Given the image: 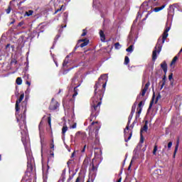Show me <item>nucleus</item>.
<instances>
[{
  "label": "nucleus",
  "mask_w": 182,
  "mask_h": 182,
  "mask_svg": "<svg viewBox=\"0 0 182 182\" xmlns=\"http://www.w3.org/2000/svg\"><path fill=\"white\" fill-rule=\"evenodd\" d=\"M107 83V74L102 75L98 82L94 86L95 95L91 99V115L90 122H92L94 117H97L100 113V106L102 105V99L105 95L106 85Z\"/></svg>",
  "instance_id": "nucleus-1"
},
{
  "label": "nucleus",
  "mask_w": 182,
  "mask_h": 182,
  "mask_svg": "<svg viewBox=\"0 0 182 182\" xmlns=\"http://www.w3.org/2000/svg\"><path fill=\"white\" fill-rule=\"evenodd\" d=\"M82 85V82H80V81L79 80V74L78 73H75L73 78L71 80V86L72 87H74V90H73V98L70 100V102H71L72 103H75V97H76L77 95H78V92L79 90L77 89L79 87V86H80Z\"/></svg>",
  "instance_id": "nucleus-2"
},
{
  "label": "nucleus",
  "mask_w": 182,
  "mask_h": 182,
  "mask_svg": "<svg viewBox=\"0 0 182 182\" xmlns=\"http://www.w3.org/2000/svg\"><path fill=\"white\" fill-rule=\"evenodd\" d=\"M23 97H25V94L23 92L20 95L19 99L16 101V117L18 123H19V122H25V119H23V117H22V115L18 116L19 113L18 112H19V103H21V102L23 100Z\"/></svg>",
  "instance_id": "nucleus-3"
},
{
  "label": "nucleus",
  "mask_w": 182,
  "mask_h": 182,
  "mask_svg": "<svg viewBox=\"0 0 182 182\" xmlns=\"http://www.w3.org/2000/svg\"><path fill=\"white\" fill-rule=\"evenodd\" d=\"M147 130H149V121L146 120L144 127L141 128L140 130V141L137 145V149H139V150L141 149V147H143V143H144V136H143V132H147Z\"/></svg>",
  "instance_id": "nucleus-4"
},
{
  "label": "nucleus",
  "mask_w": 182,
  "mask_h": 182,
  "mask_svg": "<svg viewBox=\"0 0 182 182\" xmlns=\"http://www.w3.org/2000/svg\"><path fill=\"white\" fill-rule=\"evenodd\" d=\"M163 43H159V41H157V43L154 48V50L152 52L153 62H156V59H157V53H160V52H161V48H163Z\"/></svg>",
  "instance_id": "nucleus-5"
},
{
  "label": "nucleus",
  "mask_w": 182,
  "mask_h": 182,
  "mask_svg": "<svg viewBox=\"0 0 182 182\" xmlns=\"http://www.w3.org/2000/svg\"><path fill=\"white\" fill-rule=\"evenodd\" d=\"M59 106H60V104L58 101H56L55 98H52L50 102V105L48 107V109L50 112H55V110H58V109H59Z\"/></svg>",
  "instance_id": "nucleus-6"
},
{
  "label": "nucleus",
  "mask_w": 182,
  "mask_h": 182,
  "mask_svg": "<svg viewBox=\"0 0 182 182\" xmlns=\"http://www.w3.org/2000/svg\"><path fill=\"white\" fill-rule=\"evenodd\" d=\"M150 87V81H148L144 87L141 89V92L139 93V95H137L136 97V100H140L141 97H144V96H146V93L147 92V90H149V87Z\"/></svg>",
  "instance_id": "nucleus-7"
},
{
  "label": "nucleus",
  "mask_w": 182,
  "mask_h": 182,
  "mask_svg": "<svg viewBox=\"0 0 182 182\" xmlns=\"http://www.w3.org/2000/svg\"><path fill=\"white\" fill-rule=\"evenodd\" d=\"M168 31H170V27H166L164 32L162 34V38L160 37L158 39L159 43H164L166 42V40L167 39V37L168 36Z\"/></svg>",
  "instance_id": "nucleus-8"
},
{
  "label": "nucleus",
  "mask_w": 182,
  "mask_h": 182,
  "mask_svg": "<svg viewBox=\"0 0 182 182\" xmlns=\"http://www.w3.org/2000/svg\"><path fill=\"white\" fill-rule=\"evenodd\" d=\"M77 139H81V140H85V139H87V134H86V132H81L80 131H78L75 134V141H76Z\"/></svg>",
  "instance_id": "nucleus-9"
},
{
  "label": "nucleus",
  "mask_w": 182,
  "mask_h": 182,
  "mask_svg": "<svg viewBox=\"0 0 182 182\" xmlns=\"http://www.w3.org/2000/svg\"><path fill=\"white\" fill-rule=\"evenodd\" d=\"M124 141L127 143L130 139H132V136H133V132H131L130 133L126 132V129L124 131Z\"/></svg>",
  "instance_id": "nucleus-10"
},
{
  "label": "nucleus",
  "mask_w": 182,
  "mask_h": 182,
  "mask_svg": "<svg viewBox=\"0 0 182 182\" xmlns=\"http://www.w3.org/2000/svg\"><path fill=\"white\" fill-rule=\"evenodd\" d=\"M80 42H83L80 45V48H85V46H87V45H89V40L86 38L78 40V43H80Z\"/></svg>",
  "instance_id": "nucleus-11"
},
{
  "label": "nucleus",
  "mask_w": 182,
  "mask_h": 182,
  "mask_svg": "<svg viewBox=\"0 0 182 182\" xmlns=\"http://www.w3.org/2000/svg\"><path fill=\"white\" fill-rule=\"evenodd\" d=\"M174 9H176V5H171L168 9V16H174Z\"/></svg>",
  "instance_id": "nucleus-12"
},
{
  "label": "nucleus",
  "mask_w": 182,
  "mask_h": 182,
  "mask_svg": "<svg viewBox=\"0 0 182 182\" xmlns=\"http://www.w3.org/2000/svg\"><path fill=\"white\" fill-rule=\"evenodd\" d=\"M178 146H180V139H178L176 141V145L175 146V149L173 155V159H176V155L177 154V151L178 150Z\"/></svg>",
  "instance_id": "nucleus-13"
},
{
  "label": "nucleus",
  "mask_w": 182,
  "mask_h": 182,
  "mask_svg": "<svg viewBox=\"0 0 182 182\" xmlns=\"http://www.w3.org/2000/svg\"><path fill=\"white\" fill-rule=\"evenodd\" d=\"M154 99H156V93L154 92L151 100L149 104V107L148 108V112H149L151 109V107H153V105L154 104Z\"/></svg>",
  "instance_id": "nucleus-14"
},
{
  "label": "nucleus",
  "mask_w": 182,
  "mask_h": 182,
  "mask_svg": "<svg viewBox=\"0 0 182 182\" xmlns=\"http://www.w3.org/2000/svg\"><path fill=\"white\" fill-rule=\"evenodd\" d=\"M161 68L164 70L165 75H167V63L166 61H163L161 64Z\"/></svg>",
  "instance_id": "nucleus-15"
},
{
  "label": "nucleus",
  "mask_w": 182,
  "mask_h": 182,
  "mask_svg": "<svg viewBox=\"0 0 182 182\" xmlns=\"http://www.w3.org/2000/svg\"><path fill=\"white\" fill-rule=\"evenodd\" d=\"M100 36L101 42H106V35H105V32L102 30L100 31Z\"/></svg>",
  "instance_id": "nucleus-16"
},
{
  "label": "nucleus",
  "mask_w": 182,
  "mask_h": 182,
  "mask_svg": "<svg viewBox=\"0 0 182 182\" xmlns=\"http://www.w3.org/2000/svg\"><path fill=\"white\" fill-rule=\"evenodd\" d=\"M12 2H16L17 6H21V5H22V4H23V0H12L11 1H10V5L11 4H12Z\"/></svg>",
  "instance_id": "nucleus-17"
},
{
  "label": "nucleus",
  "mask_w": 182,
  "mask_h": 182,
  "mask_svg": "<svg viewBox=\"0 0 182 182\" xmlns=\"http://www.w3.org/2000/svg\"><path fill=\"white\" fill-rule=\"evenodd\" d=\"M68 129H69V128L68 127V126L66 125V124H63V128H62V134H63V136H65L66 132H68Z\"/></svg>",
  "instance_id": "nucleus-18"
},
{
  "label": "nucleus",
  "mask_w": 182,
  "mask_h": 182,
  "mask_svg": "<svg viewBox=\"0 0 182 182\" xmlns=\"http://www.w3.org/2000/svg\"><path fill=\"white\" fill-rule=\"evenodd\" d=\"M166 8V4L162 5L161 7H156L154 9V12H160V11H163Z\"/></svg>",
  "instance_id": "nucleus-19"
},
{
  "label": "nucleus",
  "mask_w": 182,
  "mask_h": 182,
  "mask_svg": "<svg viewBox=\"0 0 182 182\" xmlns=\"http://www.w3.org/2000/svg\"><path fill=\"white\" fill-rule=\"evenodd\" d=\"M33 171V166L31 164H27V173H32Z\"/></svg>",
  "instance_id": "nucleus-20"
},
{
  "label": "nucleus",
  "mask_w": 182,
  "mask_h": 182,
  "mask_svg": "<svg viewBox=\"0 0 182 182\" xmlns=\"http://www.w3.org/2000/svg\"><path fill=\"white\" fill-rule=\"evenodd\" d=\"M167 79V76L166 75V74L164 75V77L162 78V85H161V90L163 89V87H164V85H166V80Z\"/></svg>",
  "instance_id": "nucleus-21"
},
{
  "label": "nucleus",
  "mask_w": 182,
  "mask_h": 182,
  "mask_svg": "<svg viewBox=\"0 0 182 182\" xmlns=\"http://www.w3.org/2000/svg\"><path fill=\"white\" fill-rule=\"evenodd\" d=\"M95 129H96V134H95V143H96L97 141H99V139H97V132H99V129H100V126H95Z\"/></svg>",
  "instance_id": "nucleus-22"
},
{
  "label": "nucleus",
  "mask_w": 182,
  "mask_h": 182,
  "mask_svg": "<svg viewBox=\"0 0 182 182\" xmlns=\"http://www.w3.org/2000/svg\"><path fill=\"white\" fill-rule=\"evenodd\" d=\"M141 110H143V108H137V112H136V119L138 117H140V114H141Z\"/></svg>",
  "instance_id": "nucleus-23"
},
{
  "label": "nucleus",
  "mask_w": 182,
  "mask_h": 182,
  "mask_svg": "<svg viewBox=\"0 0 182 182\" xmlns=\"http://www.w3.org/2000/svg\"><path fill=\"white\" fill-rule=\"evenodd\" d=\"M16 85H22V78L21 77H18L16 80Z\"/></svg>",
  "instance_id": "nucleus-24"
},
{
  "label": "nucleus",
  "mask_w": 182,
  "mask_h": 182,
  "mask_svg": "<svg viewBox=\"0 0 182 182\" xmlns=\"http://www.w3.org/2000/svg\"><path fill=\"white\" fill-rule=\"evenodd\" d=\"M157 149H158L157 144H155V145L154 146V150H153L154 156H157Z\"/></svg>",
  "instance_id": "nucleus-25"
},
{
  "label": "nucleus",
  "mask_w": 182,
  "mask_h": 182,
  "mask_svg": "<svg viewBox=\"0 0 182 182\" xmlns=\"http://www.w3.org/2000/svg\"><path fill=\"white\" fill-rule=\"evenodd\" d=\"M49 116L50 117H48V123L50 126V129H52V117H50V114H49Z\"/></svg>",
  "instance_id": "nucleus-26"
},
{
  "label": "nucleus",
  "mask_w": 182,
  "mask_h": 182,
  "mask_svg": "<svg viewBox=\"0 0 182 182\" xmlns=\"http://www.w3.org/2000/svg\"><path fill=\"white\" fill-rule=\"evenodd\" d=\"M168 80H169L170 82H171V85L173 86V81H174V79H173V73H171V75H168Z\"/></svg>",
  "instance_id": "nucleus-27"
},
{
  "label": "nucleus",
  "mask_w": 182,
  "mask_h": 182,
  "mask_svg": "<svg viewBox=\"0 0 182 182\" xmlns=\"http://www.w3.org/2000/svg\"><path fill=\"white\" fill-rule=\"evenodd\" d=\"M136 103H137L136 102H134V104L132 105V110H131V113L134 114L136 112Z\"/></svg>",
  "instance_id": "nucleus-28"
},
{
  "label": "nucleus",
  "mask_w": 182,
  "mask_h": 182,
  "mask_svg": "<svg viewBox=\"0 0 182 182\" xmlns=\"http://www.w3.org/2000/svg\"><path fill=\"white\" fill-rule=\"evenodd\" d=\"M11 11H12V7L11 6V5H9L8 8L6 9V14H7V15H9Z\"/></svg>",
  "instance_id": "nucleus-29"
},
{
  "label": "nucleus",
  "mask_w": 182,
  "mask_h": 182,
  "mask_svg": "<svg viewBox=\"0 0 182 182\" xmlns=\"http://www.w3.org/2000/svg\"><path fill=\"white\" fill-rule=\"evenodd\" d=\"M33 14V11L32 10H29L28 11H26L25 15H26V16H31Z\"/></svg>",
  "instance_id": "nucleus-30"
},
{
  "label": "nucleus",
  "mask_w": 182,
  "mask_h": 182,
  "mask_svg": "<svg viewBox=\"0 0 182 182\" xmlns=\"http://www.w3.org/2000/svg\"><path fill=\"white\" fill-rule=\"evenodd\" d=\"M124 63V65H127L128 63H130V59L129 58L128 56H125Z\"/></svg>",
  "instance_id": "nucleus-31"
},
{
  "label": "nucleus",
  "mask_w": 182,
  "mask_h": 182,
  "mask_svg": "<svg viewBox=\"0 0 182 182\" xmlns=\"http://www.w3.org/2000/svg\"><path fill=\"white\" fill-rule=\"evenodd\" d=\"M68 58H69V55H67L66 58L64 60L63 63V66H66V65H68V63H69V60H68Z\"/></svg>",
  "instance_id": "nucleus-32"
},
{
  "label": "nucleus",
  "mask_w": 182,
  "mask_h": 182,
  "mask_svg": "<svg viewBox=\"0 0 182 182\" xmlns=\"http://www.w3.org/2000/svg\"><path fill=\"white\" fill-rule=\"evenodd\" d=\"M177 59H178V57H177V56H175L173 58V60H172V61L171 63V66H173V65H174V63H176V62H177Z\"/></svg>",
  "instance_id": "nucleus-33"
},
{
  "label": "nucleus",
  "mask_w": 182,
  "mask_h": 182,
  "mask_svg": "<svg viewBox=\"0 0 182 182\" xmlns=\"http://www.w3.org/2000/svg\"><path fill=\"white\" fill-rule=\"evenodd\" d=\"M133 48H134L133 45H131L128 48L126 49V50L132 53V52H133Z\"/></svg>",
  "instance_id": "nucleus-34"
},
{
  "label": "nucleus",
  "mask_w": 182,
  "mask_h": 182,
  "mask_svg": "<svg viewBox=\"0 0 182 182\" xmlns=\"http://www.w3.org/2000/svg\"><path fill=\"white\" fill-rule=\"evenodd\" d=\"M160 99H161V95H160V93H159L158 95L156 96V98L155 100V104H157V102H159V100H160Z\"/></svg>",
  "instance_id": "nucleus-35"
},
{
  "label": "nucleus",
  "mask_w": 182,
  "mask_h": 182,
  "mask_svg": "<svg viewBox=\"0 0 182 182\" xmlns=\"http://www.w3.org/2000/svg\"><path fill=\"white\" fill-rule=\"evenodd\" d=\"M63 6H64L62 5L59 9H56L55 11V13H54V15H56V14H57L58 12H60V11H62Z\"/></svg>",
  "instance_id": "nucleus-36"
},
{
  "label": "nucleus",
  "mask_w": 182,
  "mask_h": 182,
  "mask_svg": "<svg viewBox=\"0 0 182 182\" xmlns=\"http://www.w3.org/2000/svg\"><path fill=\"white\" fill-rule=\"evenodd\" d=\"M99 123V122H92V123H91V125H90L89 126V128L90 129H92V127H93V126H95V124H97Z\"/></svg>",
  "instance_id": "nucleus-37"
},
{
  "label": "nucleus",
  "mask_w": 182,
  "mask_h": 182,
  "mask_svg": "<svg viewBox=\"0 0 182 182\" xmlns=\"http://www.w3.org/2000/svg\"><path fill=\"white\" fill-rule=\"evenodd\" d=\"M171 146H173V141H169L167 145L168 150H170V149H171Z\"/></svg>",
  "instance_id": "nucleus-38"
},
{
  "label": "nucleus",
  "mask_w": 182,
  "mask_h": 182,
  "mask_svg": "<svg viewBox=\"0 0 182 182\" xmlns=\"http://www.w3.org/2000/svg\"><path fill=\"white\" fill-rule=\"evenodd\" d=\"M86 35H87V31L86 29H83L81 36H86Z\"/></svg>",
  "instance_id": "nucleus-39"
},
{
  "label": "nucleus",
  "mask_w": 182,
  "mask_h": 182,
  "mask_svg": "<svg viewBox=\"0 0 182 182\" xmlns=\"http://www.w3.org/2000/svg\"><path fill=\"white\" fill-rule=\"evenodd\" d=\"M11 22L9 24V26H11V25H14V23H15V22H16V20H15V18H11Z\"/></svg>",
  "instance_id": "nucleus-40"
},
{
  "label": "nucleus",
  "mask_w": 182,
  "mask_h": 182,
  "mask_svg": "<svg viewBox=\"0 0 182 182\" xmlns=\"http://www.w3.org/2000/svg\"><path fill=\"white\" fill-rule=\"evenodd\" d=\"M18 63V60L16 59H12L11 61V65H16Z\"/></svg>",
  "instance_id": "nucleus-41"
},
{
  "label": "nucleus",
  "mask_w": 182,
  "mask_h": 182,
  "mask_svg": "<svg viewBox=\"0 0 182 182\" xmlns=\"http://www.w3.org/2000/svg\"><path fill=\"white\" fill-rule=\"evenodd\" d=\"M114 48H115V49H120V43H114Z\"/></svg>",
  "instance_id": "nucleus-42"
},
{
  "label": "nucleus",
  "mask_w": 182,
  "mask_h": 182,
  "mask_svg": "<svg viewBox=\"0 0 182 182\" xmlns=\"http://www.w3.org/2000/svg\"><path fill=\"white\" fill-rule=\"evenodd\" d=\"M21 141L24 146L25 144H26V139H25V137L23 136L21 137Z\"/></svg>",
  "instance_id": "nucleus-43"
},
{
  "label": "nucleus",
  "mask_w": 182,
  "mask_h": 182,
  "mask_svg": "<svg viewBox=\"0 0 182 182\" xmlns=\"http://www.w3.org/2000/svg\"><path fill=\"white\" fill-rule=\"evenodd\" d=\"M92 171H97V168L95 166V164L92 163Z\"/></svg>",
  "instance_id": "nucleus-44"
},
{
  "label": "nucleus",
  "mask_w": 182,
  "mask_h": 182,
  "mask_svg": "<svg viewBox=\"0 0 182 182\" xmlns=\"http://www.w3.org/2000/svg\"><path fill=\"white\" fill-rule=\"evenodd\" d=\"M82 176H78L76 180H75V182H81L82 181Z\"/></svg>",
  "instance_id": "nucleus-45"
},
{
  "label": "nucleus",
  "mask_w": 182,
  "mask_h": 182,
  "mask_svg": "<svg viewBox=\"0 0 182 182\" xmlns=\"http://www.w3.org/2000/svg\"><path fill=\"white\" fill-rule=\"evenodd\" d=\"M141 106H143V101L139 102L138 105V109H143Z\"/></svg>",
  "instance_id": "nucleus-46"
},
{
  "label": "nucleus",
  "mask_w": 182,
  "mask_h": 182,
  "mask_svg": "<svg viewBox=\"0 0 182 182\" xmlns=\"http://www.w3.org/2000/svg\"><path fill=\"white\" fill-rule=\"evenodd\" d=\"M23 25H25V22L23 21L19 22L17 26L21 27Z\"/></svg>",
  "instance_id": "nucleus-47"
},
{
  "label": "nucleus",
  "mask_w": 182,
  "mask_h": 182,
  "mask_svg": "<svg viewBox=\"0 0 182 182\" xmlns=\"http://www.w3.org/2000/svg\"><path fill=\"white\" fill-rule=\"evenodd\" d=\"M151 12H153V11H148L147 14L146 15V18H144V21H146V19H147V18H149V15H150L151 14Z\"/></svg>",
  "instance_id": "nucleus-48"
},
{
  "label": "nucleus",
  "mask_w": 182,
  "mask_h": 182,
  "mask_svg": "<svg viewBox=\"0 0 182 182\" xmlns=\"http://www.w3.org/2000/svg\"><path fill=\"white\" fill-rule=\"evenodd\" d=\"M73 161V159L68 160V161L67 162V166H70V164H72Z\"/></svg>",
  "instance_id": "nucleus-49"
},
{
  "label": "nucleus",
  "mask_w": 182,
  "mask_h": 182,
  "mask_svg": "<svg viewBox=\"0 0 182 182\" xmlns=\"http://www.w3.org/2000/svg\"><path fill=\"white\" fill-rule=\"evenodd\" d=\"M134 114H132V113H130V114H129V117H128V120H132V119H133V115H134Z\"/></svg>",
  "instance_id": "nucleus-50"
},
{
  "label": "nucleus",
  "mask_w": 182,
  "mask_h": 182,
  "mask_svg": "<svg viewBox=\"0 0 182 182\" xmlns=\"http://www.w3.org/2000/svg\"><path fill=\"white\" fill-rule=\"evenodd\" d=\"M85 151H86V144L84 145L82 149L81 150V153H85Z\"/></svg>",
  "instance_id": "nucleus-51"
},
{
  "label": "nucleus",
  "mask_w": 182,
  "mask_h": 182,
  "mask_svg": "<svg viewBox=\"0 0 182 182\" xmlns=\"http://www.w3.org/2000/svg\"><path fill=\"white\" fill-rule=\"evenodd\" d=\"M80 48V45L79 46V43L75 46L74 50H77V48Z\"/></svg>",
  "instance_id": "nucleus-52"
},
{
  "label": "nucleus",
  "mask_w": 182,
  "mask_h": 182,
  "mask_svg": "<svg viewBox=\"0 0 182 182\" xmlns=\"http://www.w3.org/2000/svg\"><path fill=\"white\" fill-rule=\"evenodd\" d=\"M55 148V144H53V139H52V143H51V145H50V149H53Z\"/></svg>",
  "instance_id": "nucleus-53"
},
{
  "label": "nucleus",
  "mask_w": 182,
  "mask_h": 182,
  "mask_svg": "<svg viewBox=\"0 0 182 182\" xmlns=\"http://www.w3.org/2000/svg\"><path fill=\"white\" fill-rule=\"evenodd\" d=\"M92 140H93V137L90 136V137L88 138V144H90V141H92Z\"/></svg>",
  "instance_id": "nucleus-54"
},
{
  "label": "nucleus",
  "mask_w": 182,
  "mask_h": 182,
  "mask_svg": "<svg viewBox=\"0 0 182 182\" xmlns=\"http://www.w3.org/2000/svg\"><path fill=\"white\" fill-rule=\"evenodd\" d=\"M76 154V151H74L72 154H71V159H73V157H75V154Z\"/></svg>",
  "instance_id": "nucleus-55"
},
{
  "label": "nucleus",
  "mask_w": 182,
  "mask_h": 182,
  "mask_svg": "<svg viewBox=\"0 0 182 182\" xmlns=\"http://www.w3.org/2000/svg\"><path fill=\"white\" fill-rule=\"evenodd\" d=\"M72 68H70V69H68V70H65L64 72H63V75H66V73H68V72H69V70H70Z\"/></svg>",
  "instance_id": "nucleus-56"
},
{
  "label": "nucleus",
  "mask_w": 182,
  "mask_h": 182,
  "mask_svg": "<svg viewBox=\"0 0 182 182\" xmlns=\"http://www.w3.org/2000/svg\"><path fill=\"white\" fill-rule=\"evenodd\" d=\"M50 156H52V157H54V156H55V154H53V151H50Z\"/></svg>",
  "instance_id": "nucleus-57"
},
{
  "label": "nucleus",
  "mask_w": 182,
  "mask_h": 182,
  "mask_svg": "<svg viewBox=\"0 0 182 182\" xmlns=\"http://www.w3.org/2000/svg\"><path fill=\"white\" fill-rule=\"evenodd\" d=\"M71 127L73 129H76V123L73 124Z\"/></svg>",
  "instance_id": "nucleus-58"
},
{
  "label": "nucleus",
  "mask_w": 182,
  "mask_h": 182,
  "mask_svg": "<svg viewBox=\"0 0 182 182\" xmlns=\"http://www.w3.org/2000/svg\"><path fill=\"white\" fill-rule=\"evenodd\" d=\"M26 84L28 85V87H29V86H31V82H29V81H26Z\"/></svg>",
  "instance_id": "nucleus-59"
},
{
  "label": "nucleus",
  "mask_w": 182,
  "mask_h": 182,
  "mask_svg": "<svg viewBox=\"0 0 182 182\" xmlns=\"http://www.w3.org/2000/svg\"><path fill=\"white\" fill-rule=\"evenodd\" d=\"M97 150H98L100 156H102V150L99 149H97Z\"/></svg>",
  "instance_id": "nucleus-60"
},
{
  "label": "nucleus",
  "mask_w": 182,
  "mask_h": 182,
  "mask_svg": "<svg viewBox=\"0 0 182 182\" xmlns=\"http://www.w3.org/2000/svg\"><path fill=\"white\" fill-rule=\"evenodd\" d=\"M9 46H11V44L8 43V44L6 46V49H8V48H9Z\"/></svg>",
  "instance_id": "nucleus-61"
},
{
  "label": "nucleus",
  "mask_w": 182,
  "mask_h": 182,
  "mask_svg": "<svg viewBox=\"0 0 182 182\" xmlns=\"http://www.w3.org/2000/svg\"><path fill=\"white\" fill-rule=\"evenodd\" d=\"M130 125H127L125 130H129Z\"/></svg>",
  "instance_id": "nucleus-62"
},
{
  "label": "nucleus",
  "mask_w": 182,
  "mask_h": 182,
  "mask_svg": "<svg viewBox=\"0 0 182 182\" xmlns=\"http://www.w3.org/2000/svg\"><path fill=\"white\" fill-rule=\"evenodd\" d=\"M130 127H131V129H133L134 127V123H132V124H131Z\"/></svg>",
  "instance_id": "nucleus-63"
},
{
  "label": "nucleus",
  "mask_w": 182,
  "mask_h": 182,
  "mask_svg": "<svg viewBox=\"0 0 182 182\" xmlns=\"http://www.w3.org/2000/svg\"><path fill=\"white\" fill-rule=\"evenodd\" d=\"M117 182H122V177H120V178L118 179Z\"/></svg>",
  "instance_id": "nucleus-64"
}]
</instances>
